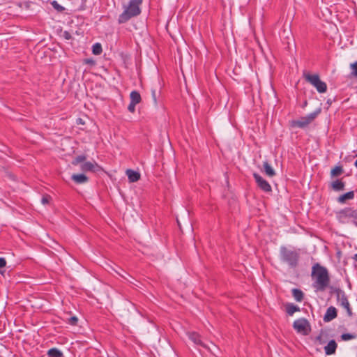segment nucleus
<instances>
[{
    "instance_id": "f257e3e1",
    "label": "nucleus",
    "mask_w": 357,
    "mask_h": 357,
    "mask_svg": "<svg viewBox=\"0 0 357 357\" xmlns=\"http://www.w3.org/2000/svg\"><path fill=\"white\" fill-rule=\"evenodd\" d=\"M312 287L316 291H324L329 287L330 276L327 268L317 263L312 268Z\"/></svg>"
},
{
    "instance_id": "f03ea898",
    "label": "nucleus",
    "mask_w": 357,
    "mask_h": 357,
    "mask_svg": "<svg viewBox=\"0 0 357 357\" xmlns=\"http://www.w3.org/2000/svg\"><path fill=\"white\" fill-rule=\"evenodd\" d=\"M142 3V0H130L127 6H123L124 10L118 18L119 24L126 23L131 18L139 15Z\"/></svg>"
},
{
    "instance_id": "7ed1b4c3",
    "label": "nucleus",
    "mask_w": 357,
    "mask_h": 357,
    "mask_svg": "<svg viewBox=\"0 0 357 357\" xmlns=\"http://www.w3.org/2000/svg\"><path fill=\"white\" fill-rule=\"evenodd\" d=\"M280 259L287 264L290 268H295L299 264L300 252L299 250L289 249L286 246L280 248Z\"/></svg>"
},
{
    "instance_id": "20e7f679",
    "label": "nucleus",
    "mask_w": 357,
    "mask_h": 357,
    "mask_svg": "<svg viewBox=\"0 0 357 357\" xmlns=\"http://www.w3.org/2000/svg\"><path fill=\"white\" fill-rule=\"evenodd\" d=\"M303 77L307 82L316 88L319 93H325L327 91V84L320 79L318 74L304 73Z\"/></svg>"
},
{
    "instance_id": "39448f33",
    "label": "nucleus",
    "mask_w": 357,
    "mask_h": 357,
    "mask_svg": "<svg viewBox=\"0 0 357 357\" xmlns=\"http://www.w3.org/2000/svg\"><path fill=\"white\" fill-rule=\"evenodd\" d=\"M357 209L352 207H346L336 213V218L339 222L342 224L349 223V221L353 222V220L356 215Z\"/></svg>"
},
{
    "instance_id": "423d86ee",
    "label": "nucleus",
    "mask_w": 357,
    "mask_h": 357,
    "mask_svg": "<svg viewBox=\"0 0 357 357\" xmlns=\"http://www.w3.org/2000/svg\"><path fill=\"white\" fill-rule=\"evenodd\" d=\"M294 329L299 334L307 335L311 332V326L305 318H300L293 323Z\"/></svg>"
},
{
    "instance_id": "0eeeda50",
    "label": "nucleus",
    "mask_w": 357,
    "mask_h": 357,
    "mask_svg": "<svg viewBox=\"0 0 357 357\" xmlns=\"http://www.w3.org/2000/svg\"><path fill=\"white\" fill-rule=\"evenodd\" d=\"M253 177L255 180L257 186L265 192H271L272 188L269 183L265 180L261 176L257 173L253 174Z\"/></svg>"
},
{
    "instance_id": "6e6552de",
    "label": "nucleus",
    "mask_w": 357,
    "mask_h": 357,
    "mask_svg": "<svg viewBox=\"0 0 357 357\" xmlns=\"http://www.w3.org/2000/svg\"><path fill=\"white\" fill-rule=\"evenodd\" d=\"M80 169L82 172H98L102 170V168L97 164L96 162L93 163L91 162H84L80 166Z\"/></svg>"
},
{
    "instance_id": "1a4fd4ad",
    "label": "nucleus",
    "mask_w": 357,
    "mask_h": 357,
    "mask_svg": "<svg viewBox=\"0 0 357 357\" xmlns=\"http://www.w3.org/2000/svg\"><path fill=\"white\" fill-rule=\"evenodd\" d=\"M337 316V312L335 307L330 306L326 310V312L324 316V321L325 322H329L333 319H335Z\"/></svg>"
},
{
    "instance_id": "9d476101",
    "label": "nucleus",
    "mask_w": 357,
    "mask_h": 357,
    "mask_svg": "<svg viewBox=\"0 0 357 357\" xmlns=\"http://www.w3.org/2000/svg\"><path fill=\"white\" fill-rule=\"evenodd\" d=\"M329 186L335 192L342 191L345 188V182L343 181V178H337L332 181Z\"/></svg>"
},
{
    "instance_id": "9b49d317",
    "label": "nucleus",
    "mask_w": 357,
    "mask_h": 357,
    "mask_svg": "<svg viewBox=\"0 0 357 357\" xmlns=\"http://www.w3.org/2000/svg\"><path fill=\"white\" fill-rule=\"evenodd\" d=\"M337 347V344L336 342L334 340H331V341H329L328 344L324 347L325 354L326 355L334 354L336 351Z\"/></svg>"
},
{
    "instance_id": "f8f14e48",
    "label": "nucleus",
    "mask_w": 357,
    "mask_h": 357,
    "mask_svg": "<svg viewBox=\"0 0 357 357\" xmlns=\"http://www.w3.org/2000/svg\"><path fill=\"white\" fill-rule=\"evenodd\" d=\"M354 198V191H349L341 195L337 198V201L340 204H344L347 200H351Z\"/></svg>"
},
{
    "instance_id": "ddd939ff",
    "label": "nucleus",
    "mask_w": 357,
    "mask_h": 357,
    "mask_svg": "<svg viewBox=\"0 0 357 357\" xmlns=\"http://www.w3.org/2000/svg\"><path fill=\"white\" fill-rule=\"evenodd\" d=\"M309 125L308 122L305 119V118L301 117L299 120H294L291 122V127H297L300 128H304Z\"/></svg>"
},
{
    "instance_id": "4468645a",
    "label": "nucleus",
    "mask_w": 357,
    "mask_h": 357,
    "mask_svg": "<svg viewBox=\"0 0 357 357\" xmlns=\"http://www.w3.org/2000/svg\"><path fill=\"white\" fill-rule=\"evenodd\" d=\"M126 175L128 176L130 182H136L140 178V174L138 172L132 169H128L126 171Z\"/></svg>"
},
{
    "instance_id": "2eb2a0df",
    "label": "nucleus",
    "mask_w": 357,
    "mask_h": 357,
    "mask_svg": "<svg viewBox=\"0 0 357 357\" xmlns=\"http://www.w3.org/2000/svg\"><path fill=\"white\" fill-rule=\"evenodd\" d=\"M71 178L78 184L84 183L89 181V178L84 174H73Z\"/></svg>"
},
{
    "instance_id": "dca6fc26",
    "label": "nucleus",
    "mask_w": 357,
    "mask_h": 357,
    "mask_svg": "<svg viewBox=\"0 0 357 357\" xmlns=\"http://www.w3.org/2000/svg\"><path fill=\"white\" fill-rule=\"evenodd\" d=\"M286 312L288 315L292 316L295 312L300 311V307L293 303H287L285 305Z\"/></svg>"
},
{
    "instance_id": "f3484780",
    "label": "nucleus",
    "mask_w": 357,
    "mask_h": 357,
    "mask_svg": "<svg viewBox=\"0 0 357 357\" xmlns=\"http://www.w3.org/2000/svg\"><path fill=\"white\" fill-rule=\"evenodd\" d=\"M188 337H189L190 340H192L195 344L201 345L202 347H205V345L201 340L200 335L198 333H197L195 332L190 333L188 334Z\"/></svg>"
},
{
    "instance_id": "a211bd4d",
    "label": "nucleus",
    "mask_w": 357,
    "mask_h": 357,
    "mask_svg": "<svg viewBox=\"0 0 357 357\" xmlns=\"http://www.w3.org/2000/svg\"><path fill=\"white\" fill-rule=\"evenodd\" d=\"M263 167H264L265 174L268 177H273L274 176H275L276 174H275V170L272 168V167L270 165V164L268 162V161H264L263 162Z\"/></svg>"
},
{
    "instance_id": "6ab92c4d",
    "label": "nucleus",
    "mask_w": 357,
    "mask_h": 357,
    "mask_svg": "<svg viewBox=\"0 0 357 357\" xmlns=\"http://www.w3.org/2000/svg\"><path fill=\"white\" fill-rule=\"evenodd\" d=\"M292 296L297 302H301L304 298L303 292L299 289H293L291 290Z\"/></svg>"
},
{
    "instance_id": "aec40b11",
    "label": "nucleus",
    "mask_w": 357,
    "mask_h": 357,
    "mask_svg": "<svg viewBox=\"0 0 357 357\" xmlns=\"http://www.w3.org/2000/svg\"><path fill=\"white\" fill-rule=\"evenodd\" d=\"M130 102L136 105L139 104L142 98L139 93L137 91H132L130 94Z\"/></svg>"
},
{
    "instance_id": "412c9836",
    "label": "nucleus",
    "mask_w": 357,
    "mask_h": 357,
    "mask_svg": "<svg viewBox=\"0 0 357 357\" xmlns=\"http://www.w3.org/2000/svg\"><path fill=\"white\" fill-rule=\"evenodd\" d=\"M344 172L343 167L341 165L335 166L331 171L330 175L331 178L337 177Z\"/></svg>"
},
{
    "instance_id": "4be33fe9",
    "label": "nucleus",
    "mask_w": 357,
    "mask_h": 357,
    "mask_svg": "<svg viewBox=\"0 0 357 357\" xmlns=\"http://www.w3.org/2000/svg\"><path fill=\"white\" fill-rule=\"evenodd\" d=\"M49 357H63V353L57 348H52L47 351Z\"/></svg>"
},
{
    "instance_id": "5701e85b",
    "label": "nucleus",
    "mask_w": 357,
    "mask_h": 357,
    "mask_svg": "<svg viewBox=\"0 0 357 357\" xmlns=\"http://www.w3.org/2000/svg\"><path fill=\"white\" fill-rule=\"evenodd\" d=\"M321 111V108H319L317 110H315L314 112L307 114V116H305L304 117L305 118V119L307 120V121L310 124L320 114Z\"/></svg>"
},
{
    "instance_id": "b1692460",
    "label": "nucleus",
    "mask_w": 357,
    "mask_h": 357,
    "mask_svg": "<svg viewBox=\"0 0 357 357\" xmlns=\"http://www.w3.org/2000/svg\"><path fill=\"white\" fill-rule=\"evenodd\" d=\"M86 160V156L84 155H79L76 156L72 161L73 165H77L79 163H84Z\"/></svg>"
},
{
    "instance_id": "393cba45",
    "label": "nucleus",
    "mask_w": 357,
    "mask_h": 357,
    "mask_svg": "<svg viewBox=\"0 0 357 357\" xmlns=\"http://www.w3.org/2000/svg\"><path fill=\"white\" fill-rule=\"evenodd\" d=\"M338 293V295L336 296L337 300L340 303H343L344 302L347 301L348 300L347 296L345 294V292L342 291H337Z\"/></svg>"
},
{
    "instance_id": "a878e982",
    "label": "nucleus",
    "mask_w": 357,
    "mask_h": 357,
    "mask_svg": "<svg viewBox=\"0 0 357 357\" xmlns=\"http://www.w3.org/2000/svg\"><path fill=\"white\" fill-rule=\"evenodd\" d=\"M102 49L100 43H96L92 47V52L95 55H99L102 53Z\"/></svg>"
},
{
    "instance_id": "bb28decb",
    "label": "nucleus",
    "mask_w": 357,
    "mask_h": 357,
    "mask_svg": "<svg viewBox=\"0 0 357 357\" xmlns=\"http://www.w3.org/2000/svg\"><path fill=\"white\" fill-rule=\"evenodd\" d=\"M51 5L58 13H61L65 10V8L59 4V3L56 1H52L51 2Z\"/></svg>"
},
{
    "instance_id": "cd10ccee",
    "label": "nucleus",
    "mask_w": 357,
    "mask_h": 357,
    "mask_svg": "<svg viewBox=\"0 0 357 357\" xmlns=\"http://www.w3.org/2000/svg\"><path fill=\"white\" fill-rule=\"evenodd\" d=\"M356 335L351 334V333H343L341 335L342 340H343L344 341H347V340H350L354 339V338H356Z\"/></svg>"
},
{
    "instance_id": "c85d7f7f",
    "label": "nucleus",
    "mask_w": 357,
    "mask_h": 357,
    "mask_svg": "<svg viewBox=\"0 0 357 357\" xmlns=\"http://www.w3.org/2000/svg\"><path fill=\"white\" fill-rule=\"evenodd\" d=\"M6 266V261L3 257H0V273L3 274L4 271H1V268H4Z\"/></svg>"
},
{
    "instance_id": "c756f323",
    "label": "nucleus",
    "mask_w": 357,
    "mask_h": 357,
    "mask_svg": "<svg viewBox=\"0 0 357 357\" xmlns=\"http://www.w3.org/2000/svg\"><path fill=\"white\" fill-rule=\"evenodd\" d=\"M51 199L52 197L50 195H45L43 196L41 202L43 204H47L50 202Z\"/></svg>"
},
{
    "instance_id": "7c9ffc66",
    "label": "nucleus",
    "mask_w": 357,
    "mask_h": 357,
    "mask_svg": "<svg viewBox=\"0 0 357 357\" xmlns=\"http://www.w3.org/2000/svg\"><path fill=\"white\" fill-rule=\"evenodd\" d=\"M77 321H78V319L77 317L75 316H73L71 317L69 319H68V323L73 326H75L77 325Z\"/></svg>"
},
{
    "instance_id": "2f4dec72",
    "label": "nucleus",
    "mask_w": 357,
    "mask_h": 357,
    "mask_svg": "<svg viewBox=\"0 0 357 357\" xmlns=\"http://www.w3.org/2000/svg\"><path fill=\"white\" fill-rule=\"evenodd\" d=\"M352 68V74L357 77V61L351 65Z\"/></svg>"
},
{
    "instance_id": "473e14b6",
    "label": "nucleus",
    "mask_w": 357,
    "mask_h": 357,
    "mask_svg": "<svg viewBox=\"0 0 357 357\" xmlns=\"http://www.w3.org/2000/svg\"><path fill=\"white\" fill-rule=\"evenodd\" d=\"M330 293L331 294H335L336 295V296L338 295V293L337 291H342L341 289L340 288H337V287H333V286H331L330 287Z\"/></svg>"
},
{
    "instance_id": "72a5a7b5",
    "label": "nucleus",
    "mask_w": 357,
    "mask_h": 357,
    "mask_svg": "<svg viewBox=\"0 0 357 357\" xmlns=\"http://www.w3.org/2000/svg\"><path fill=\"white\" fill-rule=\"evenodd\" d=\"M135 106H136V104L132 103V102H130L129 105H128V111L132 112V113L135 112Z\"/></svg>"
},
{
    "instance_id": "f704fd0d",
    "label": "nucleus",
    "mask_w": 357,
    "mask_h": 357,
    "mask_svg": "<svg viewBox=\"0 0 357 357\" xmlns=\"http://www.w3.org/2000/svg\"><path fill=\"white\" fill-rule=\"evenodd\" d=\"M63 38L66 39V40H70L72 38V36L71 34L70 33V32L67 31H65L63 33Z\"/></svg>"
},
{
    "instance_id": "c9c22d12",
    "label": "nucleus",
    "mask_w": 357,
    "mask_h": 357,
    "mask_svg": "<svg viewBox=\"0 0 357 357\" xmlns=\"http://www.w3.org/2000/svg\"><path fill=\"white\" fill-rule=\"evenodd\" d=\"M151 93H152V98H153V102H154V103H156L157 102V99H156V91H155V90H154V89L151 90Z\"/></svg>"
},
{
    "instance_id": "e433bc0d",
    "label": "nucleus",
    "mask_w": 357,
    "mask_h": 357,
    "mask_svg": "<svg viewBox=\"0 0 357 357\" xmlns=\"http://www.w3.org/2000/svg\"><path fill=\"white\" fill-rule=\"evenodd\" d=\"M344 308L346 309L348 315L349 317H351L352 316V310H351V308L350 307V305H349L347 307H345Z\"/></svg>"
},
{
    "instance_id": "4c0bfd02",
    "label": "nucleus",
    "mask_w": 357,
    "mask_h": 357,
    "mask_svg": "<svg viewBox=\"0 0 357 357\" xmlns=\"http://www.w3.org/2000/svg\"><path fill=\"white\" fill-rule=\"evenodd\" d=\"M344 308L346 309L348 315L349 317H351L352 316V310H351V308L350 307V305H349L347 307H345Z\"/></svg>"
},
{
    "instance_id": "58836bf2",
    "label": "nucleus",
    "mask_w": 357,
    "mask_h": 357,
    "mask_svg": "<svg viewBox=\"0 0 357 357\" xmlns=\"http://www.w3.org/2000/svg\"><path fill=\"white\" fill-rule=\"evenodd\" d=\"M349 305H350V304H349V302L348 300L347 301L344 302L343 303L340 304V305L343 307H347Z\"/></svg>"
},
{
    "instance_id": "ea45409f",
    "label": "nucleus",
    "mask_w": 357,
    "mask_h": 357,
    "mask_svg": "<svg viewBox=\"0 0 357 357\" xmlns=\"http://www.w3.org/2000/svg\"><path fill=\"white\" fill-rule=\"evenodd\" d=\"M349 305H350V304H349V302L348 300L347 301L344 302L343 303L340 304V305L343 307H347Z\"/></svg>"
},
{
    "instance_id": "a19ab883",
    "label": "nucleus",
    "mask_w": 357,
    "mask_h": 357,
    "mask_svg": "<svg viewBox=\"0 0 357 357\" xmlns=\"http://www.w3.org/2000/svg\"><path fill=\"white\" fill-rule=\"evenodd\" d=\"M85 63H91V64H93V63H94V61H93L92 59H86V60H85Z\"/></svg>"
},
{
    "instance_id": "79ce46f5",
    "label": "nucleus",
    "mask_w": 357,
    "mask_h": 357,
    "mask_svg": "<svg viewBox=\"0 0 357 357\" xmlns=\"http://www.w3.org/2000/svg\"><path fill=\"white\" fill-rule=\"evenodd\" d=\"M77 123L78 124H84V121H82V119H77Z\"/></svg>"
},
{
    "instance_id": "37998d69",
    "label": "nucleus",
    "mask_w": 357,
    "mask_h": 357,
    "mask_svg": "<svg viewBox=\"0 0 357 357\" xmlns=\"http://www.w3.org/2000/svg\"><path fill=\"white\" fill-rule=\"evenodd\" d=\"M353 259L357 261V253L354 255Z\"/></svg>"
},
{
    "instance_id": "c03bdc74",
    "label": "nucleus",
    "mask_w": 357,
    "mask_h": 357,
    "mask_svg": "<svg viewBox=\"0 0 357 357\" xmlns=\"http://www.w3.org/2000/svg\"><path fill=\"white\" fill-rule=\"evenodd\" d=\"M86 1H87V0H81V1H82V6H84V5H85V3H86Z\"/></svg>"
},
{
    "instance_id": "a18cd8bd",
    "label": "nucleus",
    "mask_w": 357,
    "mask_h": 357,
    "mask_svg": "<svg viewBox=\"0 0 357 357\" xmlns=\"http://www.w3.org/2000/svg\"><path fill=\"white\" fill-rule=\"evenodd\" d=\"M357 157V154H356ZM354 166L357 168V160L354 162Z\"/></svg>"
},
{
    "instance_id": "49530a36",
    "label": "nucleus",
    "mask_w": 357,
    "mask_h": 357,
    "mask_svg": "<svg viewBox=\"0 0 357 357\" xmlns=\"http://www.w3.org/2000/svg\"><path fill=\"white\" fill-rule=\"evenodd\" d=\"M327 103H328V104H329V105H331V100L330 99H328V100H327Z\"/></svg>"
},
{
    "instance_id": "de8ad7c7",
    "label": "nucleus",
    "mask_w": 357,
    "mask_h": 357,
    "mask_svg": "<svg viewBox=\"0 0 357 357\" xmlns=\"http://www.w3.org/2000/svg\"><path fill=\"white\" fill-rule=\"evenodd\" d=\"M306 105H307V102L305 101V102H304V106H306Z\"/></svg>"
},
{
    "instance_id": "09e8293b",
    "label": "nucleus",
    "mask_w": 357,
    "mask_h": 357,
    "mask_svg": "<svg viewBox=\"0 0 357 357\" xmlns=\"http://www.w3.org/2000/svg\"><path fill=\"white\" fill-rule=\"evenodd\" d=\"M317 339H318V340L321 339V337H320V336H318V337H317Z\"/></svg>"
}]
</instances>
